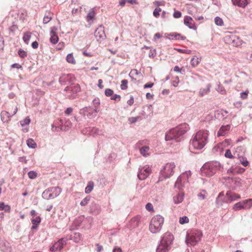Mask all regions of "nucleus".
<instances>
[{"mask_svg":"<svg viewBox=\"0 0 252 252\" xmlns=\"http://www.w3.org/2000/svg\"><path fill=\"white\" fill-rule=\"evenodd\" d=\"M208 136L206 130L198 131L191 140V146L194 149L200 150L206 145Z\"/></svg>","mask_w":252,"mask_h":252,"instance_id":"nucleus-1","label":"nucleus"},{"mask_svg":"<svg viewBox=\"0 0 252 252\" xmlns=\"http://www.w3.org/2000/svg\"><path fill=\"white\" fill-rule=\"evenodd\" d=\"M189 129V126L187 124H181L179 126L169 130L166 133L165 140L166 141L176 140L185 134Z\"/></svg>","mask_w":252,"mask_h":252,"instance_id":"nucleus-2","label":"nucleus"},{"mask_svg":"<svg viewBox=\"0 0 252 252\" xmlns=\"http://www.w3.org/2000/svg\"><path fill=\"white\" fill-rule=\"evenodd\" d=\"M220 167V164L218 161L206 163L200 169L201 174L202 176L210 177L219 170Z\"/></svg>","mask_w":252,"mask_h":252,"instance_id":"nucleus-3","label":"nucleus"},{"mask_svg":"<svg viewBox=\"0 0 252 252\" xmlns=\"http://www.w3.org/2000/svg\"><path fill=\"white\" fill-rule=\"evenodd\" d=\"M202 236L200 230H191L187 234L186 242L188 246H195L201 240Z\"/></svg>","mask_w":252,"mask_h":252,"instance_id":"nucleus-4","label":"nucleus"},{"mask_svg":"<svg viewBox=\"0 0 252 252\" xmlns=\"http://www.w3.org/2000/svg\"><path fill=\"white\" fill-rule=\"evenodd\" d=\"M164 223V218L160 215L154 216L150 222L149 229L152 233L159 232Z\"/></svg>","mask_w":252,"mask_h":252,"instance_id":"nucleus-5","label":"nucleus"},{"mask_svg":"<svg viewBox=\"0 0 252 252\" xmlns=\"http://www.w3.org/2000/svg\"><path fill=\"white\" fill-rule=\"evenodd\" d=\"M173 240V236L170 233H166L157 249V252H168Z\"/></svg>","mask_w":252,"mask_h":252,"instance_id":"nucleus-6","label":"nucleus"},{"mask_svg":"<svg viewBox=\"0 0 252 252\" xmlns=\"http://www.w3.org/2000/svg\"><path fill=\"white\" fill-rule=\"evenodd\" d=\"M175 168V164L174 163H166L160 170L159 180L162 181L172 176L174 173Z\"/></svg>","mask_w":252,"mask_h":252,"instance_id":"nucleus-7","label":"nucleus"},{"mask_svg":"<svg viewBox=\"0 0 252 252\" xmlns=\"http://www.w3.org/2000/svg\"><path fill=\"white\" fill-rule=\"evenodd\" d=\"M224 40L226 43L234 47L240 46L242 44L241 40L234 34H226L224 37Z\"/></svg>","mask_w":252,"mask_h":252,"instance_id":"nucleus-8","label":"nucleus"},{"mask_svg":"<svg viewBox=\"0 0 252 252\" xmlns=\"http://www.w3.org/2000/svg\"><path fill=\"white\" fill-rule=\"evenodd\" d=\"M13 109V112H7V111H2L1 112L0 116L2 121L4 123H7L10 121L11 118L15 115L18 111L17 107H14L12 108Z\"/></svg>","mask_w":252,"mask_h":252,"instance_id":"nucleus-9","label":"nucleus"},{"mask_svg":"<svg viewBox=\"0 0 252 252\" xmlns=\"http://www.w3.org/2000/svg\"><path fill=\"white\" fill-rule=\"evenodd\" d=\"M152 172V168L149 166H144L139 169L138 178L141 180L146 179Z\"/></svg>","mask_w":252,"mask_h":252,"instance_id":"nucleus-10","label":"nucleus"},{"mask_svg":"<svg viewBox=\"0 0 252 252\" xmlns=\"http://www.w3.org/2000/svg\"><path fill=\"white\" fill-rule=\"evenodd\" d=\"M64 91L68 92V96L70 99H73L75 97V94L80 91V88L78 85L67 86L64 89Z\"/></svg>","mask_w":252,"mask_h":252,"instance_id":"nucleus-11","label":"nucleus"},{"mask_svg":"<svg viewBox=\"0 0 252 252\" xmlns=\"http://www.w3.org/2000/svg\"><path fill=\"white\" fill-rule=\"evenodd\" d=\"M186 180V177L185 174L180 175L175 182V188H177L179 190H181L184 187Z\"/></svg>","mask_w":252,"mask_h":252,"instance_id":"nucleus-12","label":"nucleus"},{"mask_svg":"<svg viewBox=\"0 0 252 252\" xmlns=\"http://www.w3.org/2000/svg\"><path fill=\"white\" fill-rule=\"evenodd\" d=\"M65 240L63 238L60 239L57 242L55 243L54 245L51 247L50 250L52 252H55L58 250L61 251L63 248V246L65 244Z\"/></svg>","mask_w":252,"mask_h":252,"instance_id":"nucleus-13","label":"nucleus"},{"mask_svg":"<svg viewBox=\"0 0 252 252\" xmlns=\"http://www.w3.org/2000/svg\"><path fill=\"white\" fill-rule=\"evenodd\" d=\"M94 34L95 38L98 41L104 39L105 37V33L103 27L101 26L99 27L95 30Z\"/></svg>","mask_w":252,"mask_h":252,"instance_id":"nucleus-14","label":"nucleus"},{"mask_svg":"<svg viewBox=\"0 0 252 252\" xmlns=\"http://www.w3.org/2000/svg\"><path fill=\"white\" fill-rule=\"evenodd\" d=\"M185 25L188 26L189 29H196V27L195 23L192 18L189 16H186L184 21Z\"/></svg>","mask_w":252,"mask_h":252,"instance_id":"nucleus-15","label":"nucleus"},{"mask_svg":"<svg viewBox=\"0 0 252 252\" xmlns=\"http://www.w3.org/2000/svg\"><path fill=\"white\" fill-rule=\"evenodd\" d=\"M226 196L227 197V201L229 202H232L241 198L239 194L232 192L230 191H228L226 192Z\"/></svg>","mask_w":252,"mask_h":252,"instance_id":"nucleus-16","label":"nucleus"},{"mask_svg":"<svg viewBox=\"0 0 252 252\" xmlns=\"http://www.w3.org/2000/svg\"><path fill=\"white\" fill-rule=\"evenodd\" d=\"M57 28L53 27L50 32V42L53 44H56L59 40V37L56 33Z\"/></svg>","mask_w":252,"mask_h":252,"instance_id":"nucleus-17","label":"nucleus"},{"mask_svg":"<svg viewBox=\"0 0 252 252\" xmlns=\"http://www.w3.org/2000/svg\"><path fill=\"white\" fill-rule=\"evenodd\" d=\"M184 198V193L180 190L179 192L178 193L173 197V201L175 204H179L181 203Z\"/></svg>","mask_w":252,"mask_h":252,"instance_id":"nucleus-18","label":"nucleus"},{"mask_svg":"<svg viewBox=\"0 0 252 252\" xmlns=\"http://www.w3.org/2000/svg\"><path fill=\"white\" fill-rule=\"evenodd\" d=\"M230 126L229 125L222 126L218 132V136H223L230 129Z\"/></svg>","mask_w":252,"mask_h":252,"instance_id":"nucleus-19","label":"nucleus"},{"mask_svg":"<svg viewBox=\"0 0 252 252\" xmlns=\"http://www.w3.org/2000/svg\"><path fill=\"white\" fill-rule=\"evenodd\" d=\"M249 0H232L233 4L239 7H245L249 3Z\"/></svg>","mask_w":252,"mask_h":252,"instance_id":"nucleus-20","label":"nucleus"},{"mask_svg":"<svg viewBox=\"0 0 252 252\" xmlns=\"http://www.w3.org/2000/svg\"><path fill=\"white\" fill-rule=\"evenodd\" d=\"M201 59L200 56H193L191 60V65L194 67L197 66L200 63Z\"/></svg>","mask_w":252,"mask_h":252,"instance_id":"nucleus-21","label":"nucleus"},{"mask_svg":"<svg viewBox=\"0 0 252 252\" xmlns=\"http://www.w3.org/2000/svg\"><path fill=\"white\" fill-rule=\"evenodd\" d=\"M210 87L211 85L210 84H208L204 86V87L201 88L199 92L200 95L201 96H203L204 95L208 94L210 92Z\"/></svg>","mask_w":252,"mask_h":252,"instance_id":"nucleus-22","label":"nucleus"},{"mask_svg":"<svg viewBox=\"0 0 252 252\" xmlns=\"http://www.w3.org/2000/svg\"><path fill=\"white\" fill-rule=\"evenodd\" d=\"M242 209H245L244 200L235 204L233 206V209L236 211Z\"/></svg>","mask_w":252,"mask_h":252,"instance_id":"nucleus-23","label":"nucleus"},{"mask_svg":"<svg viewBox=\"0 0 252 252\" xmlns=\"http://www.w3.org/2000/svg\"><path fill=\"white\" fill-rule=\"evenodd\" d=\"M140 220L141 217L140 216H136L131 220L130 222L133 227H136L139 226Z\"/></svg>","mask_w":252,"mask_h":252,"instance_id":"nucleus-24","label":"nucleus"},{"mask_svg":"<svg viewBox=\"0 0 252 252\" xmlns=\"http://www.w3.org/2000/svg\"><path fill=\"white\" fill-rule=\"evenodd\" d=\"M66 60L69 63L72 64H75L76 63V61L73 56V53L68 54L66 56Z\"/></svg>","mask_w":252,"mask_h":252,"instance_id":"nucleus-25","label":"nucleus"},{"mask_svg":"<svg viewBox=\"0 0 252 252\" xmlns=\"http://www.w3.org/2000/svg\"><path fill=\"white\" fill-rule=\"evenodd\" d=\"M95 15V11L94 8H92L88 13L86 19L88 21L93 20Z\"/></svg>","mask_w":252,"mask_h":252,"instance_id":"nucleus-26","label":"nucleus"},{"mask_svg":"<svg viewBox=\"0 0 252 252\" xmlns=\"http://www.w3.org/2000/svg\"><path fill=\"white\" fill-rule=\"evenodd\" d=\"M149 147L145 146L140 149V152L141 154L144 156H147L149 155Z\"/></svg>","mask_w":252,"mask_h":252,"instance_id":"nucleus-27","label":"nucleus"},{"mask_svg":"<svg viewBox=\"0 0 252 252\" xmlns=\"http://www.w3.org/2000/svg\"><path fill=\"white\" fill-rule=\"evenodd\" d=\"M94 184L93 182H90L86 188H85V192L86 193H90L94 188Z\"/></svg>","mask_w":252,"mask_h":252,"instance_id":"nucleus-28","label":"nucleus"},{"mask_svg":"<svg viewBox=\"0 0 252 252\" xmlns=\"http://www.w3.org/2000/svg\"><path fill=\"white\" fill-rule=\"evenodd\" d=\"M31 35L32 33L29 32H26L24 33L23 39L26 43H28V42L31 37Z\"/></svg>","mask_w":252,"mask_h":252,"instance_id":"nucleus-29","label":"nucleus"},{"mask_svg":"<svg viewBox=\"0 0 252 252\" xmlns=\"http://www.w3.org/2000/svg\"><path fill=\"white\" fill-rule=\"evenodd\" d=\"M27 144L30 147L32 148H35L36 146V143L32 139H29L27 140Z\"/></svg>","mask_w":252,"mask_h":252,"instance_id":"nucleus-30","label":"nucleus"},{"mask_svg":"<svg viewBox=\"0 0 252 252\" xmlns=\"http://www.w3.org/2000/svg\"><path fill=\"white\" fill-rule=\"evenodd\" d=\"M170 36L172 37V39H181L182 40H185L186 39L185 36H181V34L177 33H173L170 34Z\"/></svg>","mask_w":252,"mask_h":252,"instance_id":"nucleus-31","label":"nucleus"},{"mask_svg":"<svg viewBox=\"0 0 252 252\" xmlns=\"http://www.w3.org/2000/svg\"><path fill=\"white\" fill-rule=\"evenodd\" d=\"M245 209H250L252 207V199H248L244 200Z\"/></svg>","mask_w":252,"mask_h":252,"instance_id":"nucleus-32","label":"nucleus"},{"mask_svg":"<svg viewBox=\"0 0 252 252\" xmlns=\"http://www.w3.org/2000/svg\"><path fill=\"white\" fill-rule=\"evenodd\" d=\"M238 158L240 162L244 166L246 167L249 165V161L246 158L243 157H239Z\"/></svg>","mask_w":252,"mask_h":252,"instance_id":"nucleus-33","label":"nucleus"},{"mask_svg":"<svg viewBox=\"0 0 252 252\" xmlns=\"http://www.w3.org/2000/svg\"><path fill=\"white\" fill-rule=\"evenodd\" d=\"M179 222L181 224L188 223L189 222V219L187 216H183L179 218Z\"/></svg>","mask_w":252,"mask_h":252,"instance_id":"nucleus-34","label":"nucleus"},{"mask_svg":"<svg viewBox=\"0 0 252 252\" xmlns=\"http://www.w3.org/2000/svg\"><path fill=\"white\" fill-rule=\"evenodd\" d=\"M215 23L219 26H222L223 25V21L222 19L219 17H216L215 18Z\"/></svg>","mask_w":252,"mask_h":252,"instance_id":"nucleus-35","label":"nucleus"},{"mask_svg":"<svg viewBox=\"0 0 252 252\" xmlns=\"http://www.w3.org/2000/svg\"><path fill=\"white\" fill-rule=\"evenodd\" d=\"M127 80L124 79L121 81V88L122 90H126L127 89Z\"/></svg>","mask_w":252,"mask_h":252,"instance_id":"nucleus-36","label":"nucleus"},{"mask_svg":"<svg viewBox=\"0 0 252 252\" xmlns=\"http://www.w3.org/2000/svg\"><path fill=\"white\" fill-rule=\"evenodd\" d=\"M93 104L94 106V111L95 112H98L99 111L100 103L97 100L94 99L93 101Z\"/></svg>","mask_w":252,"mask_h":252,"instance_id":"nucleus-37","label":"nucleus"},{"mask_svg":"<svg viewBox=\"0 0 252 252\" xmlns=\"http://www.w3.org/2000/svg\"><path fill=\"white\" fill-rule=\"evenodd\" d=\"M28 176L29 178L31 179H35L37 175V173L34 171H31L28 173Z\"/></svg>","mask_w":252,"mask_h":252,"instance_id":"nucleus-38","label":"nucleus"},{"mask_svg":"<svg viewBox=\"0 0 252 252\" xmlns=\"http://www.w3.org/2000/svg\"><path fill=\"white\" fill-rule=\"evenodd\" d=\"M41 221V218L40 217H36L35 218L32 220V223L33 225H38Z\"/></svg>","mask_w":252,"mask_h":252,"instance_id":"nucleus-39","label":"nucleus"},{"mask_svg":"<svg viewBox=\"0 0 252 252\" xmlns=\"http://www.w3.org/2000/svg\"><path fill=\"white\" fill-rule=\"evenodd\" d=\"M224 156L226 158H231V159H232L234 158V157L232 154L231 151L229 149H227L226 150L225 153L224 154Z\"/></svg>","mask_w":252,"mask_h":252,"instance_id":"nucleus-40","label":"nucleus"},{"mask_svg":"<svg viewBox=\"0 0 252 252\" xmlns=\"http://www.w3.org/2000/svg\"><path fill=\"white\" fill-rule=\"evenodd\" d=\"M175 49L178 52H179V53H185V54H191V50H188V49H178V48H176Z\"/></svg>","mask_w":252,"mask_h":252,"instance_id":"nucleus-41","label":"nucleus"},{"mask_svg":"<svg viewBox=\"0 0 252 252\" xmlns=\"http://www.w3.org/2000/svg\"><path fill=\"white\" fill-rule=\"evenodd\" d=\"M90 200V196H87L85 198H84L81 202H80V205L81 206H85L86 205L88 202H89Z\"/></svg>","mask_w":252,"mask_h":252,"instance_id":"nucleus-42","label":"nucleus"},{"mask_svg":"<svg viewBox=\"0 0 252 252\" xmlns=\"http://www.w3.org/2000/svg\"><path fill=\"white\" fill-rule=\"evenodd\" d=\"M31 122V120L29 117H26L23 121H20V124L22 126H24L25 125H29Z\"/></svg>","mask_w":252,"mask_h":252,"instance_id":"nucleus-43","label":"nucleus"},{"mask_svg":"<svg viewBox=\"0 0 252 252\" xmlns=\"http://www.w3.org/2000/svg\"><path fill=\"white\" fill-rule=\"evenodd\" d=\"M146 210L149 212H154V209L153 208V206L152 203H148L145 206Z\"/></svg>","mask_w":252,"mask_h":252,"instance_id":"nucleus-44","label":"nucleus"},{"mask_svg":"<svg viewBox=\"0 0 252 252\" xmlns=\"http://www.w3.org/2000/svg\"><path fill=\"white\" fill-rule=\"evenodd\" d=\"M207 194V193L205 190H202L198 194V196L201 199H205Z\"/></svg>","mask_w":252,"mask_h":252,"instance_id":"nucleus-45","label":"nucleus"},{"mask_svg":"<svg viewBox=\"0 0 252 252\" xmlns=\"http://www.w3.org/2000/svg\"><path fill=\"white\" fill-rule=\"evenodd\" d=\"M161 9L160 8H156L153 12L154 16L156 18H158L159 16V12H161Z\"/></svg>","mask_w":252,"mask_h":252,"instance_id":"nucleus-46","label":"nucleus"},{"mask_svg":"<svg viewBox=\"0 0 252 252\" xmlns=\"http://www.w3.org/2000/svg\"><path fill=\"white\" fill-rule=\"evenodd\" d=\"M18 55L19 56L22 58H24L27 56V53L24 50L22 49H20L18 51Z\"/></svg>","mask_w":252,"mask_h":252,"instance_id":"nucleus-47","label":"nucleus"},{"mask_svg":"<svg viewBox=\"0 0 252 252\" xmlns=\"http://www.w3.org/2000/svg\"><path fill=\"white\" fill-rule=\"evenodd\" d=\"M234 184L236 186L241 187L242 185V181L239 178H235L234 180Z\"/></svg>","mask_w":252,"mask_h":252,"instance_id":"nucleus-48","label":"nucleus"},{"mask_svg":"<svg viewBox=\"0 0 252 252\" xmlns=\"http://www.w3.org/2000/svg\"><path fill=\"white\" fill-rule=\"evenodd\" d=\"M105 94L107 96H110L113 94V91L110 89H107L105 91Z\"/></svg>","mask_w":252,"mask_h":252,"instance_id":"nucleus-49","label":"nucleus"},{"mask_svg":"<svg viewBox=\"0 0 252 252\" xmlns=\"http://www.w3.org/2000/svg\"><path fill=\"white\" fill-rule=\"evenodd\" d=\"M248 93H249V91H246L244 92L241 93L240 94L241 98L242 99H245L247 98Z\"/></svg>","mask_w":252,"mask_h":252,"instance_id":"nucleus-50","label":"nucleus"},{"mask_svg":"<svg viewBox=\"0 0 252 252\" xmlns=\"http://www.w3.org/2000/svg\"><path fill=\"white\" fill-rule=\"evenodd\" d=\"M182 16V13L179 11H175L173 13V17L175 18H179Z\"/></svg>","mask_w":252,"mask_h":252,"instance_id":"nucleus-51","label":"nucleus"},{"mask_svg":"<svg viewBox=\"0 0 252 252\" xmlns=\"http://www.w3.org/2000/svg\"><path fill=\"white\" fill-rule=\"evenodd\" d=\"M111 99L112 100H118L119 101L121 100V96L120 95L115 94L111 97Z\"/></svg>","mask_w":252,"mask_h":252,"instance_id":"nucleus-52","label":"nucleus"},{"mask_svg":"<svg viewBox=\"0 0 252 252\" xmlns=\"http://www.w3.org/2000/svg\"><path fill=\"white\" fill-rule=\"evenodd\" d=\"M17 107V105H16L15 104H10L8 106V108H7V112H9L10 113H11V111L13 112V109L12 108V107Z\"/></svg>","mask_w":252,"mask_h":252,"instance_id":"nucleus-53","label":"nucleus"},{"mask_svg":"<svg viewBox=\"0 0 252 252\" xmlns=\"http://www.w3.org/2000/svg\"><path fill=\"white\" fill-rule=\"evenodd\" d=\"M134 98L132 96H131L130 99L127 100V103L129 106H131L134 103Z\"/></svg>","mask_w":252,"mask_h":252,"instance_id":"nucleus-54","label":"nucleus"},{"mask_svg":"<svg viewBox=\"0 0 252 252\" xmlns=\"http://www.w3.org/2000/svg\"><path fill=\"white\" fill-rule=\"evenodd\" d=\"M51 18L50 17H49L48 16H45L43 18V23L44 24H46L48 23L50 20Z\"/></svg>","mask_w":252,"mask_h":252,"instance_id":"nucleus-55","label":"nucleus"},{"mask_svg":"<svg viewBox=\"0 0 252 252\" xmlns=\"http://www.w3.org/2000/svg\"><path fill=\"white\" fill-rule=\"evenodd\" d=\"M126 2L132 4H138V2L137 0H126Z\"/></svg>","mask_w":252,"mask_h":252,"instance_id":"nucleus-56","label":"nucleus"},{"mask_svg":"<svg viewBox=\"0 0 252 252\" xmlns=\"http://www.w3.org/2000/svg\"><path fill=\"white\" fill-rule=\"evenodd\" d=\"M32 46L33 49H36L38 47V43L37 41H34L32 44Z\"/></svg>","mask_w":252,"mask_h":252,"instance_id":"nucleus-57","label":"nucleus"},{"mask_svg":"<svg viewBox=\"0 0 252 252\" xmlns=\"http://www.w3.org/2000/svg\"><path fill=\"white\" fill-rule=\"evenodd\" d=\"M153 86H154V83H147V84H146L144 86V88L145 89L147 88H151V87H152Z\"/></svg>","mask_w":252,"mask_h":252,"instance_id":"nucleus-58","label":"nucleus"},{"mask_svg":"<svg viewBox=\"0 0 252 252\" xmlns=\"http://www.w3.org/2000/svg\"><path fill=\"white\" fill-rule=\"evenodd\" d=\"M72 112V109L71 108H68L65 111V114L69 115Z\"/></svg>","mask_w":252,"mask_h":252,"instance_id":"nucleus-59","label":"nucleus"},{"mask_svg":"<svg viewBox=\"0 0 252 252\" xmlns=\"http://www.w3.org/2000/svg\"><path fill=\"white\" fill-rule=\"evenodd\" d=\"M153 4L157 6H159V5H163V3L162 2H160V1H155L153 2Z\"/></svg>","mask_w":252,"mask_h":252,"instance_id":"nucleus-60","label":"nucleus"},{"mask_svg":"<svg viewBox=\"0 0 252 252\" xmlns=\"http://www.w3.org/2000/svg\"><path fill=\"white\" fill-rule=\"evenodd\" d=\"M162 36V35L160 33H156L154 35V39L160 38Z\"/></svg>","mask_w":252,"mask_h":252,"instance_id":"nucleus-61","label":"nucleus"},{"mask_svg":"<svg viewBox=\"0 0 252 252\" xmlns=\"http://www.w3.org/2000/svg\"><path fill=\"white\" fill-rule=\"evenodd\" d=\"M11 66L12 68H16L17 69H19V68H20L22 67L21 65L18 63H14Z\"/></svg>","mask_w":252,"mask_h":252,"instance_id":"nucleus-62","label":"nucleus"},{"mask_svg":"<svg viewBox=\"0 0 252 252\" xmlns=\"http://www.w3.org/2000/svg\"><path fill=\"white\" fill-rule=\"evenodd\" d=\"M10 207L9 205H5L4 206V209L3 210L5 211L6 212H10Z\"/></svg>","mask_w":252,"mask_h":252,"instance_id":"nucleus-63","label":"nucleus"},{"mask_svg":"<svg viewBox=\"0 0 252 252\" xmlns=\"http://www.w3.org/2000/svg\"><path fill=\"white\" fill-rule=\"evenodd\" d=\"M113 252H122V250L119 248H115L114 249Z\"/></svg>","mask_w":252,"mask_h":252,"instance_id":"nucleus-64","label":"nucleus"}]
</instances>
